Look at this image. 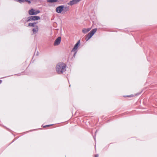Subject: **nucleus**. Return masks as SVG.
<instances>
[{
    "label": "nucleus",
    "instance_id": "nucleus-1",
    "mask_svg": "<svg viewBox=\"0 0 157 157\" xmlns=\"http://www.w3.org/2000/svg\"><path fill=\"white\" fill-rule=\"evenodd\" d=\"M66 64L62 62L58 63L56 66V70L59 74H62L66 71Z\"/></svg>",
    "mask_w": 157,
    "mask_h": 157
},
{
    "label": "nucleus",
    "instance_id": "nucleus-2",
    "mask_svg": "<svg viewBox=\"0 0 157 157\" xmlns=\"http://www.w3.org/2000/svg\"><path fill=\"white\" fill-rule=\"evenodd\" d=\"M69 9L68 7H65L64 6L62 5L57 7L56 9V11L58 13H61L63 10L67 11H68Z\"/></svg>",
    "mask_w": 157,
    "mask_h": 157
},
{
    "label": "nucleus",
    "instance_id": "nucleus-3",
    "mask_svg": "<svg viewBox=\"0 0 157 157\" xmlns=\"http://www.w3.org/2000/svg\"><path fill=\"white\" fill-rule=\"evenodd\" d=\"M97 31V29H94L86 36L85 39L86 41L89 40Z\"/></svg>",
    "mask_w": 157,
    "mask_h": 157
},
{
    "label": "nucleus",
    "instance_id": "nucleus-4",
    "mask_svg": "<svg viewBox=\"0 0 157 157\" xmlns=\"http://www.w3.org/2000/svg\"><path fill=\"white\" fill-rule=\"evenodd\" d=\"M40 13V11L39 10L35 11L33 9H31L29 11V14L31 15H36Z\"/></svg>",
    "mask_w": 157,
    "mask_h": 157
},
{
    "label": "nucleus",
    "instance_id": "nucleus-5",
    "mask_svg": "<svg viewBox=\"0 0 157 157\" xmlns=\"http://www.w3.org/2000/svg\"><path fill=\"white\" fill-rule=\"evenodd\" d=\"M27 21H35L39 20L40 19V17L39 16H31L29 17Z\"/></svg>",
    "mask_w": 157,
    "mask_h": 157
},
{
    "label": "nucleus",
    "instance_id": "nucleus-6",
    "mask_svg": "<svg viewBox=\"0 0 157 157\" xmlns=\"http://www.w3.org/2000/svg\"><path fill=\"white\" fill-rule=\"evenodd\" d=\"M80 44V40L78 41L75 44L74 48H73L71 52H75V53L74 55L75 56L77 52V50L78 47V45Z\"/></svg>",
    "mask_w": 157,
    "mask_h": 157
},
{
    "label": "nucleus",
    "instance_id": "nucleus-7",
    "mask_svg": "<svg viewBox=\"0 0 157 157\" xmlns=\"http://www.w3.org/2000/svg\"><path fill=\"white\" fill-rule=\"evenodd\" d=\"M61 37H58L55 40L54 42V45L55 46H56L59 45L61 41Z\"/></svg>",
    "mask_w": 157,
    "mask_h": 157
},
{
    "label": "nucleus",
    "instance_id": "nucleus-8",
    "mask_svg": "<svg viewBox=\"0 0 157 157\" xmlns=\"http://www.w3.org/2000/svg\"><path fill=\"white\" fill-rule=\"evenodd\" d=\"M91 29V28L87 29H83L82 30V32L84 33H86L89 32Z\"/></svg>",
    "mask_w": 157,
    "mask_h": 157
},
{
    "label": "nucleus",
    "instance_id": "nucleus-9",
    "mask_svg": "<svg viewBox=\"0 0 157 157\" xmlns=\"http://www.w3.org/2000/svg\"><path fill=\"white\" fill-rule=\"evenodd\" d=\"M17 1L20 3L24 2H27L29 4H30L31 3V1L30 0H17Z\"/></svg>",
    "mask_w": 157,
    "mask_h": 157
},
{
    "label": "nucleus",
    "instance_id": "nucleus-10",
    "mask_svg": "<svg viewBox=\"0 0 157 157\" xmlns=\"http://www.w3.org/2000/svg\"><path fill=\"white\" fill-rule=\"evenodd\" d=\"M38 27L37 26H36V27L35 28H34L33 29V31L34 33H37L38 32Z\"/></svg>",
    "mask_w": 157,
    "mask_h": 157
},
{
    "label": "nucleus",
    "instance_id": "nucleus-11",
    "mask_svg": "<svg viewBox=\"0 0 157 157\" xmlns=\"http://www.w3.org/2000/svg\"><path fill=\"white\" fill-rule=\"evenodd\" d=\"M58 0H47V2L49 3H54L56 2Z\"/></svg>",
    "mask_w": 157,
    "mask_h": 157
},
{
    "label": "nucleus",
    "instance_id": "nucleus-12",
    "mask_svg": "<svg viewBox=\"0 0 157 157\" xmlns=\"http://www.w3.org/2000/svg\"><path fill=\"white\" fill-rule=\"evenodd\" d=\"M34 23H29V26L34 27Z\"/></svg>",
    "mask_w": 157,
    "mask_h": 157
},
{
    "label": "nucleus",
    "instance_id": "nucleus-13",
    "mask_svg": "<svg viewBox=\"0 0 157 157\" xmlns=\"http://www.w3.org/2000/svg\"><path fill=\"white\" fill-rule=\"evenodd\" d=\"M134 96L133 95H128V96H124V97H132Z\"/></svg>",
    "mask_w": 157,
    "mask_h": 157
},
{
    "label": "nucleus",
    "instance_id": "nucleus-14",
    "mask_svg": "<svg viewBox=\"0 0 157 157\" xmlns=\"http://www.w3.org/2000/svg\"><path fill=\"white\" fill-rule=\"evenodd\" d=\"M51 125H46V126H44V127H48V126H50Z\"/></svg>",
    "mask_w": 157,
    "mask_h": 157
},
{
    "label": "nucleus",
    "instance_id": "nucleus-15",
    "mask_svg": "<svg viewBox=\"0 0 157 157\" xmlns=\"http://www.w3.org/2000/svg\"><path fill=\"white\" fill-rule=\"evenodd\" d=\"M98 154H97L95 155V157H98Z\"/></svg>",
    "mask_w": 157,
    "mask_h": 157
},
{
    "label": "nucleus",
    "instance_id": "nucleus-16",
    "mask_svg": "<svg viewBox=\"0 0 157 157\" xmlns=\"http://www.w3.org/2000/svg\"><path fill=\"white\" fill-rule=\"evenodd\" d=\"M16 1H17V0H15Z\"/></svg>",
    "mask_w": 157,
    "mask_h": 157
}]
</instances>
